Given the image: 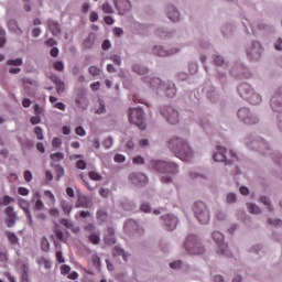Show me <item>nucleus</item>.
Returning a JSON list of instances; mask_svg holds the SVG:
<instances>
[{"label":"nucleus","instance_id":"f257e3e1","mask_svg":"<svg viewBox=\"0 0 282 282\" xmlns=\"http://www.w3.org/2000/svg\"><path fill=\"white\" fill-rule=\"evenodd\" d=\"M167 147L172 153H175L176 158L183 162H188L193 158V149L188 145L186 140L180 137H173L167 141Z\"/></svg>","mask_w":282,"mask_h":282},{"label":"nucleus","instance_id":"f03ea898","mask_svg":"<svg viewBox=\"0 0 282 282\" xmlns=\"http://www.w3.org/2000/svg\"><path fill=\"white\" fill-rule=\"evenodd\" d=\"M143 83H149L150 87H160V89H164L165 96H167V98H174L175 94H177L175 84H162V79L158 77H143Z\"/></svg>","mask_w":282,"mask_h":282},{"label":"nucleus","instance_id":"7ed1b4c3","mask_svg":"<svg viewBox=\"0 0 282 282\" xmlns=\"http://www.w3.org/2000/svg\"><path fill=\"white\" fill-rule=\"evenodd\" d=\"M184 249L187 254H204V248L202 247V243H199V240L195 235H189L186 237L184 242Z\"/></svg>","mask_w":282,"mask_h":282},{"label":"nucleus","instance_id":"20e7f679","mask_svg":"<svg viewBox=\"0 0 282 282\" xmlns=\"http://www.w3.org/2000/svg\"><path fill=\"white\" fill-rule=\"evenodd\" d=\"M128 118L130 124H135L141 131L147 129V123H144V110L140 108H130L128 111Z\"/></svg>","mask_w":282,"mask_h":282},{"label":"nucleus","instance_id":"39448f33","mask_svg":"<svg viewBox=\"0 0 282 282\" xmlns=\"http://www.w3.org/2000/svg\"><path fill=\"white\" fill-rule=\"evenodd\" d=\"M151 166L158 173H167L170 175H175L176 173H178L177 164L173 162L152 161Z\"/></svg>","mask_w":282,"mask_h":282},{"label":"nucleus","instance_id":"423d86ee","mask_svg":"<svg viewBox=\"0 0 282 282\" xmlns=\"http://www.w3.org/2000/svg\"><path fill=\"white\" fill-rule=\"evenodd\" d=\"M194 214L199 224H208L210 221V214L204 202H197L194 205Z\"/></svg>","mask_w":282,"mask_h":282},{"label":"nucleus","instance_id":"0eeeda50","mask_svg":"<svg viewBox=\"0 0 282 282\" xmlns=\"http://www.w3.org/2000/svg\"><path fill=\"white\" fill-rule=\"evenodd\" d=\"M161 115L170 124H177L180 122V112L172 106L162 107Z\"/></svg>","mask_w":282,"mask_h":282},{"label":"nucleus","instance_id":"6e6552de","mask_svg":"<svg viewBox=\"0 0 282 282\" xmlns=\"http://www.w3.org/2000/svg\"><path fill=\"white\" fill-rule=\"evenodd\" d=\"M214 241L218 246V254H223L224 257H230V251L228 250V245L224 242V234L219 231H214L212 234Z\"/></svg>","mask_w":282,"mask_h":282},{"label":"nucleus","instance_id":"1a4fd4ad","mask_svg":"<svg viewBox=\"0 0 282 282\" xmlns=\"http://www.w3.org/2000/svg\"><path fill=\"white\" fill-rule=\"evenodd\" d=\"M230 158H232V160L228 161V158L226 156V148L224 147H218L217 148V152L214 153V161L215 162H227L228 164H230L231 162H235V160H237V154L232 151L229 152Z\"/></svg>","mask_w":282,"mask_h":282},{"label":"nucleus","instance_id":"9d476101","mask_svg":"<svg viewBox=\"0 0 282 282\" xmlns=\"http://www.w3.org/2000/svg\"><path fill=\"white\" fill-rule=\"evenodd\" d=\"M238 118L241 119L245 124H257V122H259V119H257L254 115L250 113V110L248 108L239 109Z\"/></svg>","mask_w":282,"mask_h":282},{"label":"nucleus","instance_id":"9b49d317","mask_svg":"<svg viewBox=\"0 0 282 282\" xmlns=\"http://www.w3.org/2000/svg\"><path fill=\"white\" fill-rule=\"evenodd\" d=\"M261 44L259 42H253L247 48V56L250 61H259L261 58Z\"/></svg>","mask_w":282,"mask_h":282},{"label":"nucleus","instance_id":"f8f14e48","mask_svg":"<svg viewBox=\"0 0 282 282\" xmlns=\"http://www.w3.org/2000/svg\"><path fill=\"white\" fill-rule=\"evenodd\" d=\"M129 180L134 186H144L147 182H149V178L147 175L140 172H133L129 175Z\"/></svg>","mask_w":282,"mask_h":282},{"label":"nucleus","instance_id":"ddd939ff","mask_svg":"<svg viewBox=\"0 0 282 282\" xmlns=\"http://www.w3.org/2000/svg\"><path fill=\"white\" fill-rule=\"evenodd\" d=\"M75 206L76 208H91L93 206L91 198H89L86 195L78 194Z\"/></svg>","mask_w":282,"mask_h":282},{"label":"nucleus","instance_id":"4468645a","mask_svg":"<svg viewBox=\"0 0 282 282\" xmlns=\"http://www.w3.org/2000/svg\"><path fill=\"white\" fill-rule=\"evenodd\" d=\"M115 6L120 14H124V12L131 10V2L129 0H115Z\"/></svg>","mask_w":282,"mask_h":282},{"label":"nucleus","instance_id":"2eb2a0df","mask_svg":"<svg viewBox=\"0 0 282 282\" xmlns=\"http://www.w3.org/2000/svg\"><path fill=\"white\" fill-rule=\"evenodd\" d=\"M254 90L252 89V86L249 85V84H241L239 87H238V94L240 95L241 98H243L245 100H247V98L249 96H251V94L253 93Z\"/></svg>","mask_w":282,"mask_h":282},{"label":"nucleus","instance_id":"dca6fc26","mask_svg":"<svg viewBox=\"0 0 282 282\" xmlns=\"http://www.w3.org/2000/svg\"><path fill=\"white\" fill-rule=\"evenodd\" d=\"M46 25L50 32L53 34V36H58V34H61V24L55 20H52V19L47 20Z\"/></svg>","mask_w":282,"mask_h":282},{"label":"nucleus","instance_id":"f3484780","mask_svg":"<svg viewBox=\"0 0 282 282\" xmlns=\"http://www.w3.org/2000/svg\"><path fill=\"white\" fill-rule=\"evenodd\" d=\"M163 219L167 230H175V228H177V217L173 215H166L163 216Z\"/></svg>","mask_w":282,"mask_h":282},{"label":"nucleus","instance_id":"a211bd4d","mask_svg":"<svg viewBox=\"0 0 282 282\" xmlns=\"http://www.w3.org/2000/svg\"><path fill=\"white\" fill-rule=\"evenodd\" d=\"M152 52L154 56H173V54H177V50L166 51L162 46H154Z\"/></svg>","mask_w":282,"mask_h":282},{"label":"nucleus","instance_id":"6ab92c4d","mask_svg":"<svg viewBox=\"0 0 282 282\" xmlns=\"http://www.w3.org/2000/svg\"><path fill=\"white\" fill-rule=\"evenodd\" d=\"M95 43H96V34L89 33L88 36L83 42V47L85 50H91Z\"/></svg>","mask_w":282,"mask_h":282},{"label":"nucleus","instance_id":"aec40b11","mask_svg":"<svg viewBox=\"0 0 282 282\" xmlns=\"http://www.w3.org/2000/svg\"><path fill=\"white\" fill-rule=\"evenodd\" d=\"M53 232L56 239H58V241H62L63 243H67V236H65V234L63 232V230H61L58 225H55Z\"/></svg>","mask_w":282,"mask_h":282},{"label":"nucleus","instance_id":"412c9836","mask_svg":"<svg viewBox=\"0 0 282 282\" xmlns=\"http://www.w3.org/2000/svg\"><path fill=\"white\" fill-rule=\"evenodd\" d=\"M48 100L55 109H59V111H65V109H66L65 104H63L61 101L56 102L58 100V98H56L54 96H50Z\"/></svg>","mask_w":282,"mask_h":282},{"label":"nucleus","instance_id":"4be33fe9","mask_svg":"<svg viewBox=\"0 0 282 282\" xmlns=\"http://www.w3.org/2000/svg\"><path fill=\"white\" fill-rule=\"evenodd\" d=\"M167 18L170 21H180V11L175 7H171L167 12Z\"/></svg>","mask_w":282,"mask_h":282},{"label":"nucleus","instance_id":"5701e85b","mask_svg":"<svg viewBox=\"0 0 282 282\" xmlns=\"http://www.w3.org/2000/svg\"><path fill=\"white\" fill-rule=\"evenodd\" d=\"M132 70L134 72V74H138L139 76H144V74H149V68L140 64L133 65Z\"/></svg>","mask_w":282,"mask_h":282},{"label":"nucleus","instance_id":"b1692460","mask_svg":"<svg viewBox=\"0 0 282 282\" xmlns=\"http://www.w3.org/2000/svg\"><path fill=\"white\" fill-rule=\"evenodd\" d=\"M75 102L77 105V107H79V109H87V97H85L84 95H79L76 99Z\"/></svg>","mask_w":282,"mask_h":282},{"label":"nucleus","instance_id":"393cba45","mask_svg":"<svg viewBox=\"0 0 282 282\" xmlns=\"http://www.w3.org/2000/svg\"><path fill=\"white\" fill-rule=\"evenodd\" d=\"M246 100L250 102V105H259L261 102V95L254 93V90L251 93V96H249Z\"/></svg>","mask_w":282,"mask_h":282},{"label":"nucleus","instance_id":"a878e982","mask_svg":"<svg viewBox=\"0 0 282 282\" xmlns=\"http://www.w3.org/2000/svg\"><path fill=\"white\" fill-rule=\"evenodd\" d=\"M97 219L100 221V224H105L107 219H109V214L105 209H98L96 214Z\"/></svg>","mask_w":282,"mask_h":282},{"label":"nucleus","instance_id":"bb28decb","mask_svg":"<svg viewBox=\"0 0 282 282\" xmlns=\"http://www.w3.org/2000/svg\"><path fill=\"white\" fill-rule=\"evenodd\" d=\"M52 80L56 85L57 94H63V91H65V83H63L58 77H53Z\"/></svg>","mask_w":282,"mask_h":282},{"label":"nucleus","instance_id":"cd10ccee","mask_svg":"<svg viewBox=\"0 0 282 282\" xmlns=\"http://www.w3.org/2000/svg\"><path fill=\"white\" fill-rule=\"evenodd\" d=\"M113 232H115L113 228H108V234L110 236H106L104 238L105 243H107L108 246H113V243H116V238L113 237Z\"/></svg>","mask_w":282,"mask_h":282},{"label":"nucleus","instance_id":"c85d7f7f","mask_svg":"<svg viewBox=\"0 0 282 282\" xmlns=\"http://www.w3.org/2000/svg\"><path fill=\"white\" fill-rule=\"evenodd\" d=\"M33 197H34V199H36L35 200L36 210H43V208H45V205L43 204V200H41V194H39V192H36Z\"/></svg>","mask_w":282,"mask_h":282},{"label":"nucleus","instance_id":"c756f323","mask_svg":"<svg viewBox=\"0 0 282 282\" xmlns=\"http://www.w3.org/2000/svg\"><path fill=\"white\" fill-rule=\"evenodd\" d=\"M7 239L9 241V243H11V246H18L19 243V237H17V235L14 232H7Z\"/></svg>","mask_w":282,"mask_h":282},{"label":"nucleus","instance_id":"7c9ffc66","mask_svg":"<svg viewBox=\"0 0 282 282\" xmlns=\"http://www.w3.org/2000/svg\"><path fill=\"white\" fill-rule=\"evenodd\" d=\"M14 197L4 195L0 197V206H10V204H13Z\"/></svg>","mask_w":282,"mask_h":282},{"label":"nucleus","instance_id":"2f4dec72","mask_svg":"<svg viewBox=\"0 0 282 282\" xmlns=\"http://www.w3.org/2000/svg\"><path fill=\"white\" fill-rule=\"evenodd\" d=\"M8 28H9V30H11L12 32H17V30H19L20 34L23 33V31L21 30V28H19V24L17 23V20H9V22H8Z\"/></svg>","mask_w":282,"mask_h":282},{"label":"nucleus","instance_id":"473e14b6","mask_svg":"<svg viewBox=\"0 0 282 282\" xmlns=\"http://www.w3.org/2000/svg\"><path fill=\"white\" fill-rule=\"evenodd\" d=\"M88 241H90V243H94V246H98V243H100V234H90L88 236Z\"/></svg>","mask_w":282,"mask_h":282},{"label":"nucleus","instance_id":"72a5a7b5","mask_svg":"<svg viewBox=\"0 0 282 282\" xmlns=\"http://www.w3.org/2000/svg\"><path fill=\"white\" fill-rule=\"evenodd\" d=\"M52 162H61V160H65V154L63 152H56L50 155Z\"/></svg>","mask_w":282,"mask_h":282},{"label":"nucleus","instance_id":"f704fd0d","mask_svg":"<svg viewBox=\"0 0 282 282\" xmlns=\"http://www.w3.org/2000/svg\"><path fill=\"white\" fill-rule=\"evenodd\" d=\"M88 177H90L94 182H100L102 181V175L96 171H90L88 173Z\"/></svg>","mask_w":282,"mask_h":282},{"label":"nucleus","instance_id":"c9c22d12","mask_svg":"<svg viewBox=\"0 0 282 282\" xmlns=\"http://www.w3.org/2000/svg\"><path fill=\"white\" fill-rule=\"evenodd\" d=\"M41 248L43 252H50V240L47 238L43 237L41 239Z\"/></svg>","mask_w":282,"mask_h":282},{"label":"nucleus","instance_id":"e433bc0d","mask_svg":"<svg viewBox=\"0 0 282 282\" xmlns=\"http://www.w3.org/2000/svg\"><path fill=\"white\" fill-rule=\"evenodd\" d=\"M248 210L251 215H259L261 213V208L254 204H248Z\"/></svg>","mask_w":282,"mask_h":282},{"label":"nucleus","instance_id":"4c0bfd02","mask_svg":"<svg viewBox=\"0 0 282 282\" xmlns=\"http://www.w3.org/2000/svg\"><path fill=\"white\" fill-rule=\"evenodd\" d=\"M7 65H10L13 67H19V66L23 65V59L22 58L9 59V61H7Z\"/></svg>","mask_w":282,"mask_h":282},{"label":"nucleus","instance_id":"58836bf2","mask_svg":"<svg viewBox=\"0 0 282 282\" xmlns=\"http://www.w3.org/2000/svg\"><path fill=\"white\" fill-rule=\"evenodd\" d=\"M113 254L118 257H122L123 261H127V253L121 248L115 247Z\"/></svg>","mask_w":282,"mask_h":282},{"label":"nucleus","instance_id":"ea45409f","mask_svg":"<svg viewBox=\"0 0 282 282\" xmlns=\"http://www.w3.org/2000/svg\"><path fill=\"white\" fill-rule=\"evenodd\" d=\"M102 12H105L106 14H113V7H111L109 2H105L102 4Z\"/></svg>","mask_w":282,"mask_h":282},{"label":"nucleus","instance_id":"a19ab883","mask_svg":"<svg viewBox=\"0 0 282 282\" xmlns=\"http://www.w3.org/2000/svg\"><path fill=\"white\" fill-rule=\"evenodd\" d=\"M59 224L62 226H65V228H68V230H70V228H74V223H72V220H69L67 218L61 219Z\"/></svg>","mask_w":282,"mask_h":282},{"label":"nucleus","instance_id":"79ce46f5","mask_svg":"<svg viewBox=\"0 0 282 282\" xmlns=\"http://www.w3.org/2000/svg\"><path fill=\"white\" fill-rule=\"evenodd\" d=\"M53 68L55 69V72H63L65 69V65L63 64V62L56 61L53 64Z\"/></svg>","mask_w":282,"mask_h":282},{"label":"nucleus","instance_id":"37998d69","mask_svg":"<svg viewBox=\"0 0 282 282\" xmlns=\"http://www.w3.org/2000/svg\"><path fill=\"white\" fill-rule=\"evenodd\" d=\"M34 133H35V135H36V138H37V140H44V135H43V128L42 127H35L34 128Z\"/></svg>","mask_w":282,"mask_h":282},{"label":"nucleus","instance_id":"c03bdc74","mask_svg":"<svg viewBox=\"0 0 282 282\" xmlns=\"http://www.w3.org/2000/svg\"><path fill=\"white\" fill-rule=\"evenodd\" d=\"M17 221V216H7L6 224L8 228H12Z\"/></svg>","mask_w":282,"mask_h":282},{"label":"nucleus","instance_id":"a18cd8bd","mask_svg":"<svg viewBox=\"0 0 282 282\" xmlns=\"http://www.w3.org/2000/svg\"><path fill=\"white\" fill-rule=\"evenodd\" d=\"M88 72L91 76H99L100 75V68L96 67V66H90L88 68Z\"/></svg>","mask_w":282,"mask_h":282},{"label":"nucleus","instance_id":"49530a36","mask_svg":"<svg viewBox=\"0 0 282 282\" xmlns=\"http://www.w3.org/2000/svg\"><path fill=\"white\" fill-rule=\"evenodd\" d=\"M76 169H79V171H85V169H87V162L84 160H78L76 162Z\"/></svg>","mask_w":282,"mask_h":282},{"label":"nucleus","instance_id":"de8ad7c7","mask_svg":"<svg viewBox=\"0 0 282 282\" xmlns=\"http://www.w3.org/2000/svg\"><path fill=\"white\" fill-rule=\"evenodd\" d=\"M61 144H63V140H61V138H58V137L53 138L52 147L54 149H58V147H61Z\"/></svg>","mask_w":282,"mask_h":282},{"label":"nucleus","instance_id":"09e8293b","mask_svg":"<svg viewBox=\"0 0 282 282\" xmlns=\"http://www.w3.org/2000/svg\"><path fill=\"white\" fill-rule=\"evenodd\" d=\"M4 215L7 217H14V216H17V214L14 213V207H11V206L7 207L4 209Z\"/></svg>","mask_w":282,"mask_h":282},{"label":"nucleus","instance_id":"8fccbe9b","mask_svg":"<svg viewBox=\"0 0 282 282\" xmlns=\"http://www.w3.org/2000/svg\"><path fill=\"white\" fill-rule=\"evenodd\" d=\"M55 173L57 175V180H61V177L65 175V170L63 169V166H56Z\"/></svg>","mask_w":282,"mask_h":282},{"label":"nucleus","instance_id":"3c124183","mask_svg":"<svg viewBox=\"0 0 282 282\" xmlns=\"http://www.w3.org/2000/svg\"><path fill=\"white\" fill-rule=\"evenodd\" d=\"M260 200L262 202V204H264V206H268L269 210H272V205H270V198H268L267 196H261Z\"/></svg>","mask_w":282,"mask_h":282},{"label":"nucleus","instance_id":"603ef678","mask_svg":"<svg viewBox=\"0 0 282 282\" xmlns=\"http://www.w3.org/2000/svg\"><path fill=\"white\" fill-rule=\"evenodd\" d=\"M69 272H72V267L67 264H63L61 267V274H69Z\"/></svg>","mask_w":282,"mask_h":282},{"label":"nucleus","instance_id":"864d4df0","mask_svg":"<svg viewBox=\"0 0 282 282\" xmlns=\"http://www.w3.org/2000/svg\"><path fill=\"white\" fill-rule=\"evenodd\" d=\"M18 193H19V195H22L25 197V196L30 195V189H28L25 187H19Z\"/></svg>","mask_w":282,"mask_h":282},{"label":"nucleus","instance_id":"5fc2aeb1","mask_svg":"<svg viewBox=\"0 0 282 282\" xmlns=\"http://www.w3.org/2000/svg\"><path fill=\"white\" fill-rule=\"evenodd\" d=\"M235 202H237V195H235V194H228L227 195V203L228 204H235Z\"/></svg>","mask_w":282,"mask_h":282},{"label":"nucleus","instance_id":"6e6d98bb","mask_svg":"<svg viewBox=\"0 0 282 282\" xmlns=\"http://www.w3.org/2000/svg\"><path fill=\"white\" fill-rule=\"evenodd\" d=\"M170 268H172V270H180V268H182V261H174L170 263Z\"/></svg>","mask_w":282,"mask_h":282},{"label":"nucleus","instance_id":"4d7b16f0","mask_svg":"<svg viewBox=\"0 0 282 282\" xmlns=\"http://www.w3.org/2000/svg\"><path fill=\"white\" fill-rule=\"evenodd\" d=\"M214 63H215V65H218V66L224 65V57H221V56H219V55H216V56L214 57Z\"/></svg>","mask_w":282,"mask_h":282},{"label":"nucleus","instance_id":"13d9d810","mask_svg":"<svg viewBox=\"0 0 282 282\" xmlns=\"http://www.w3.org/2000/svg\"><path fill=\"white\" fill-rule=\"evenodd\" d=\"M95 113H105V102L102 100H99V108L95 111Z\"/></svg>","mask_w":282,"mask_h":282},{"label":"nucleus","instance_id":"bf43d9fd","mask_svg":"<svg viewBox=\"0 0 282 282\" xmlns=\"http://www.w3.org/2000/svg\"><path fill=\"white\" fill-rule=\"evenodd\" d=\"M30 122L31 124H41V117L40 116L31 117Z\"/></svg>","mask_w":282,"mask_h":282},{"label":"nucleus","instance_id":"052dcab7","mask_svg":"<svg viewBox=\"0 0 282 282\" xmlns=\"http://www.w3.org/2000/svg\"><path fill=\"white\" fill-rule=\"evenodd\" d=\"M75 132H76L77 135H80L82 138L84 135H86L85 128H83L80 126L75 129Z\"/></svg>","mask_w":282,"mask_h":282},{"label":"nucleus","instance_id":"680f3d73","mask_svg":"<svg viewBox=\"0 0 282 282\" xmlns=\"http://www.w3.org/2000/svg\"><path fill=\"white\" fill-rule=\"evenodd\" d=\"M89 21L91 23H96V21H98V13L96 11H93L89 15Z\"/></svg>","mask_w":282,"mask_h":282},{"label":"nucleus","instance_id":"e2e57ef3","mask_svg":"<svg viewBox=\"0 0 282 282\" xmlns=\"http://www.w3.org/2000/svg\"><path fill=\"white\" fill-rule=\"evenodd\" d=\"M56 259L58 263H65V258H63V251L56 252Z\"/></svg>","mask_w":282,"mask_h":282},{"label":"nucleus","instance_id":"0e129e2a","mask_svg":"<svg viewBox=\"0 0 282 282\" xmlns=\"http://www.w3.org/2000/svg\"><path fill=\"white\" fill-rule=\"evenodd\" d=\"M132 162L133 164H144V159L142 156H134Z\"/></svg>","mask_w":282,"mask_h":282},{"label":"nucleus","instance_id":"69168bd1","mask_svg":"<svg viewBox=\"0 0 282 282\" xmlns=\"http://www.w3.org/2000/svg\"><path fill=\"white\" fill-rule=\"evenodd\" d=\"M141 210H142V213H151V206L147 203H143L141 205Z\"/></svg>","mask_w":282,"mask_h":282},{"label":"nucleus","instance_id":"338daca9","mask_svg":"<svg viewBox=\"0 0 282 282\" xmlns=\"http://www.w3.org/2000/svg\"><path fill=\"white\" fill-rule=\"evenodd\" d=\"M3 276H6L9 282H17V279H14V276L10 272H4Z\"/></svg>","mask_w":282,"mask_h":282},{"label":"nucleus","instance_id":"774afa93","mask_svg":"<svg viewBox=\"0 0 282 282\" xmlns=\"http://www.w3.org/2000/svg\"><path fill=\"white\" fill-rule=\"evenodd\" d=\"M24 180H25V182H32V172L25 171L24 172Z\"/></svg>","mask_w":282,"mask_h":282}]
</instances>
